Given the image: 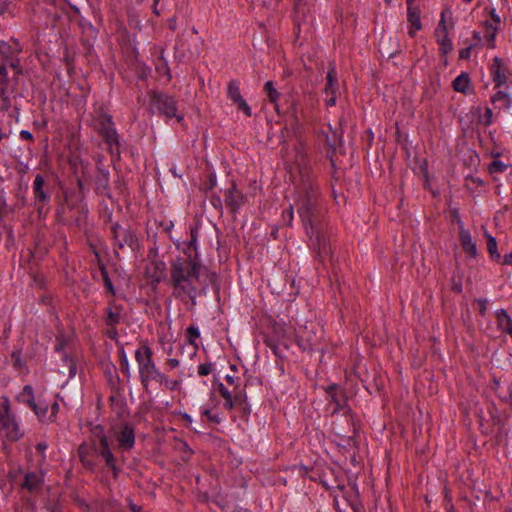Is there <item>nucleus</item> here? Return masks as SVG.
Segmentation results:
<instances>
[{
  "label": "nucleus",
  "mask_w": 512,
  "mask_h": 512,
  "mask_svg": "<svg viewBox=\"0 0 512 512\" xmlns=\"http://www.w3.org/2000/svg\"><path fill=\"white\" fill-rule=\"evenodd\" d=\"M211 202H212L213 206H215V207L221 206V199H220V197H213L211 199Z\"/></svg>",
  "instance_id": "774afa93"
},
{
  "label": "nucleus",
  "mask_w": 512,
  "mask_h": 512,
  "mask_svg": "<svg viewBox=\"0 0 512 512\" xmlns=\"http://www.w3.org/2000/svg\"><path fill=\"white\" fill-rule=\"evenodd\" d=\"M66 345V340L65 338L63 337V335H58L56 337V345H55V350L57 352H60L63 350L64 346Z\"/></svg>",
  "instance_id": "37998d69"
},
{
  "label": "nucleus",
  "mask_w": 512,
  "mask_h": 512,
  "mask_svg": "<svg viewBox=\"0 0 512 512\" xmlns=\"http://www.w3.org/2000/svg\"><path fill=\"white\" fill-rule=\"evenodd\" d=\"M167 363L171 368H175L179 365V360H177L175 358H170V359H168Z\"/></svg>",
  "instance_id": "e2e57ef3"
},
{
  "label": "nucleus",
  "mask_w": 512,
  "mask_h": 512,
  "mask_svg": "<svg viewBox=\"0 0 512 512\" xmlns=\"http://www.w3.org/2000/svg\"><path fill=\"white\" fill-rule=\"evenodd\" d=\"M299 173L301 184L295 201L297 213L318 255L328 254L330 248L327 224L324 219L325 207L320 199L318 187L314 185L307 166L300 167Z\"/></svg>",
  "instance_id": "f257e3e1"
},
{
  "label": "nucleus",
  "mask_w": 512,
  "mask_h": 512,
  "mask_svg": "<svg viewBox=\"0 0 512 512\" xmlns=\"http://www.w3.org/2000/svg\"><path fill=\"white\" fill-rule=\"evenodd\" d=\"M227 96L228 98L234 103L236 104L237 102L241 101L243 99L241 93H240V88H239V84L237 81L235 80H231L229 83H228V87H227Z\"/></svg>",
  "instance_id": "a878e982"
},
{
  "label": "nucleus",
  "mask_w": 512,
  "mask_h": 512,
  "mask_svg": "<svg viewBox=\"0 0 512 512\" xmlns=\"http://www.w3.org/2000/svg\"><path fill=\"white\" fill-rule=\"evenodd\" d=\"M264 90H265V92L268 95L269 101L271 103L275 104L276 110L279 112V108H278V105L276 104V102H277V99L279 98L280 94L274 88L273 82L272 81L266 82L265 85H264Z\"/></svg>",
  "instance_id": "c85d7f7f"
},
{
  "label": "nucleus",
  "mask_w": 512,
  "mask_h": 512,
  "mask_svg": "<svg viewBox=\"0 0 512 512\" xmlns=\"http://www.w3.org/2000/svg\"><path fill=\"white\" fill-rule=\"evenodd\" d=\"M408 22L410 23L409 35L413 37L416 31L421 30L420 10L412 6V0L408 1Z\"/></svg>",
  "instance_id": "dca6fc26"
},
{
  "label": "nucleus",
  "mask_w": 512,
  "mask_h": 512,
  "mask_svg": "<svg viewBox=\"0 0 512 512\" xmlns=\"http://www.w3.org/2000/svg\"><path fill=\"white\" fill-rule=\"evenodd\" d=\"M44 183V178L40 174L36 175L33 183V191L36 200L42 203L47 202L49 199V196L43 190Z\"/></svg>",
  "instance_id": "412c9836"
},
{
  "label": "nucleus",
  "mask_w": 512,
  "mask_h": 512,
  "mask_svg": "<svg viewBox=\"0 0 512 512\" xmlns=\"http://www.w3.org/2000/svg\"><path fill=\"white\" fill-rule=\"evenodd\" d=\"M326 81L324 88V93L326 94L325 101L327 105L334 106L336 104V92L338 89L337 71L334 63H329Z\"/></svg>",
  "instance_id": "0eeeda50"
},
{
  "label": "nucleus",
  "mask_w": 512,
  "mask_h": 512,
  "mask_svg": "<svg viewBox=\"0 0 512 512\" xmlns=\"http://www.w3.org/2000/svg\"><path fill=\"white\" fill-rule=\"evenodd\" d=\"M9 65L15 70L16 74H22V68L19 64V60H12Z\"/></svg>",
  "instance_id": "603ef678"
},
{
  "label": "nucleus",
  "mask_w": 512,
  "mask_h": 512,
  "mask_svg": "<svg viewBox=\"0 0 512 512\" xmlns=\"http://www.w3.org/2000/svg\"><path fill=\"white\" fill-rule=\"evenodd\" d=\"M459 225V241L464 250V252L470 257L477 256V247L476 243L473 241L472 236L468 230H466L463 226V222L461 220L458 221Z\"/></svg>",
  "instance_id": "9b49d317"
},
{
  "label": "nucleus",
  "mask_w": 512,
  "mask_h": 512,
  "mask_svg": "<svg viewBox=\"0 0 512 512\" xmlns=\"http://www.w3.org/2000/svg\"><path fill=\"white\" fill-rule=\"evenodd\" d=\"M122 307L111 300L105 310V324L110 327H116L121 320Z\"/></svg>",
  "instance_id": "ddd939ff"
},
{
  "label": "nucleus",
  "mask_w": 512,
  "mask_h": 512,
  "mask_svg": "<svg viewBox=\"0 0 512 512\" xmlns=\"http://www.w3.org/2000/svg\"><path fill=\"white\" fill-rule=\"evenodd\" d=\"M12 358L14 359V364H15V366H17V367H19V368H20V367H21V365H22V363H21V360H20V356H19V354L14 352V353L12 354Z\"/></svg>",
  "instance_id": "4d7b16f0"
},
{
  "label": "nucleus",
  "mask_w": 512,
  "mask_h": 512,
  "mask_svg": "<svg viewBox=\"0 0 512 512\" xmlns=\"http://www.w3.org/2000/svg\"><path fill=\"white\" fill-rule=\"evenodd\" d=\"M27 404L35 412L40 421L47 422L46 414L48 412L47 404L36 403L34 399H28Z\"/></svg>",
  "instance_id": "393cba45"
},
{
  "label": "nucleus",
  "mask_w": 512,
  "mask_h": 512,
  "mask_svg": "<svg viewBox=\"0 0 512 512\" xmlns=\"http://www.w3.org/2000/svg\"><path fill=\"white\" fill-rule=\"evenodd\" d=\"M235 105L237 106L238 110L242 111L247 117L252 115L251 107L247 104L244 98L237 102Z\"/></svg>",
  "instance_id": "c9c22d12"
},
{
  "label": "nucleus",
  "mask_w": 512,
  "mask_h": 512,
  "mask_svg": "<svg viewBox=\"0 0 512 512\" xmlns=\"http://www.w3.org/2000/svg\"><path fill=\"white\" fill-rule=\"evenodd\" d=\"M438 44L443 55H447L453 50V45L448 35H443V39H440Z\"/></svg>",
  "instance_id": "7c9ffc66"
},
{
  "label": "nucleus",
  "mask_w": 512,
  "mask_h": 512,
  "mask_svg": "<svg viewBox=\"0 0 512 512\" xmlns=\"http://www.w3.org/2000/svg\"><path fill=\"white\" fill-rule=\"evenodd\" d=\"M21 435L18 424L10 414L8 400L4 399L3 402H0V437L16 441Z\"/></svg>",
  "instance_id": "39448f33"
},
{
  "label": "nucleus",
  "mask_w": 512,
  "mask_h": 512,
  "mask_svg": "<svg viewBox=\"0 0 512 512\" xmlns=\"http://www.w3.org/2000/svg\"><path fill=\"white\" fill-rule=\"evenodd\" d=\"M98 133L102 136L106 144L109 145L110 151L113 154L114 148L116 149V153L119 154V136L118 133L114 127V123L111 120H109V123L103 124V126H100L96 129Z\"/></svg>",
  "instance_id": "6e6552de"
},
{
  "label": "nucleus",
  "mask_w": 512,
  "mask_h": 512,
  "mask_svg": "<svg viewBox=\"0 0 512 512\" xmlns=\"http://www.w3.org/2000/svg\"><path fill=\"white\" fill-rule=\"evenodd\" d=\"M8 80V71L6 65L0 62V96L5 102H7V104H9V99L6 95Z\"/></svg>",
  "instance_id": "b1692460"
},
{
  "label": "nucleus",
  "mask_w": 512,
  "mask_h": 512,
  "mask_svg": "<svg viewBox=\"0 0 512 512\" xmlns=\"http://www.w3.org/2000/svg\"><path fill=\"white\" fill-rule=\"evenodd\" d=\"M469 80L468 74L462 73L454 79L452 86L455 91L465 93L469 85Z\"/></svg>",
  "instance_id": "bb28decb"
},
{
  "label": "nucleus",
  "mask_w": 512,
  "mask_h": 512,
  "mask_svg": "<svg viewBox=\"0 0 512 512\" xmlns=\"http://www.w3.org/2000/svg\"><path fill=\"white\" fill-rule=\"evenodd\" d=\"M112 119V116L108 114L102 107H99L92 114V126L97 129L103 124L109 123V120Z\"/></svg>",
  "instance_id": "4be33fe9"
},
{
  "label": "nucleus",
  "mask_w": 512,
  "mask_h": 512,
  "mask_svg": "<svg viewBox=\"0 0 512 512\" xmlns=\"http://www.w3.org/2000/svg\"><path fill=\"white\" fill-rule=\"evenodd\" d=\"M22 396L25 397V402L27 403V400L28 399H34V395H33V389L31 386L29 385H26L24 388H23V392H22Z\"/></svg>",
  "instance_id": "c03bdc74"
},
{
  "label": "nucleus",
  "mask_w": 512,
  "mask_h": 512,
  "mask_svg": "<svg viewBox=\"0 0 512 512\" xmlns=\"http://www.w3.org/2000/svg\"><path fill=\"white\" fill-rule=\"evenodd\" d=\"M150 103L160 115L175 118L179 123L183 121L184 115L178 111V103L173 96L154 91L150 94Z\"/></svg>",
  "instance_id": "20e7f679"
},
{
  "label": "nucleus",
  "mask_w": 512,
  "mask_h": 512,
  "mask_svg": "<svg viewBox=\"0 0 512 512\" xmlns=\"http://www.w3.org/2000/svg\"><path fill=\"white\" fill-rule=\"evenodd\" d=\"M102 438L104 440H108V437L105 434L103 426L97 425L92 429L90 441L99 442L102 440Z\"/></svg>",
  "instance_id": "c756f323"
},
{
  "label": "nucleus",
  "mask_w": 512,
  "mask_h": 512,
  "mask_svg": "<svg viewBox=\"0 0 512 512\" xmlns=\"http://www.w3.org/2000/svg\"><path fill=\"white\" fill-rule=\"evenodd\" d=\"M218 390L224 399H228L232 396L231 392L222 383L219 384Z\"/></svg>",
  "instance_id": "de8ad7c7"
},
{
  "label": "nucleus",
  "mask_w": 512,
  "mask_h": 512,
  "mask_svg": "<svg viewBox=\"0 0 512 512\" xmlns=\"http://www.w3.org/2000/svg\"><path fill=\"white\" fill-rule=\"evenodd\" d=\"M97 190L101 194H105L110 196L109 187H108V173L101 171L99 176L97 177Z\"/></svg>",
  "instance_id": "cd10ccee"
},
{
  "label": "nucleus",
  "mask_w": 512,
  "mask_h": 512,
  "mask_svg": "<svg viewBox=\"0 0 512 512\" xmlns=\"http://www.w3.org/2000/svg\"><path fill=\"white\" fill-rule=\"evenodd\" d=\"M20 137H21V139H23V140H28V141L33 140V136H32V134H31L29 131H27V130H22V131L20 132Z\"/></svg>",
  "instance_id": "864d4df0"
},
{
  "label": "nucleus",
  "mask_w": 512,
  "mask_h": 512,
  "mask_svg": "<svg viewBox=\"0 0 512 512\" xmlns=\"http://www.w3.org/2000/svg\"><path fill=\"white\" fill-rule=\"evenodd\" d=\"M492 110L490 108H486L485 110V117H486V124L489 125L491 123L492 118Z\"/></svg>",
  "instance_id": "13d9d810"
},
{
  "label": "nucleus",
  "mask_w": 512,
  "mask_h": 512,
  "mask_svg": "<svg viewBox=\"0 0 512 512\" xmlns=\"http://www.w3.org/2000/svg\"><path fill=\"white\" fill-rule=\"evenodd\" d=\"M452 12L449 8H444L441 12V19L445 20L446 19V16L449 15L451 16Z\"/></svg>",
  "instance_id": "69168bd1"
},
{
  "label": "nucleus",
  "mask_w": 512,
  "mask_h": 512,
  "mask_svg": "<svg viewBox=\"0 0 512 512\" xmlns=\"http://www.w3.org/2000/svg\"><path fill=\"white\" fill-rule=\"evenodd\" d=\"M197 241V229H191L189 248L193 247L196 250L195 243Z\"/></svg>",
  "instance_id": "09e8293b"
},
{
  "label": "nucleus",
  "mask_w": 512,
  "mask_h": 512,
  "mask_svg": "<svg viewBox=\"0 0 512 512\" xmlns=\"http://www.w3.org/2000/svg\"><path fill=\"white\" fill-rule=\"evenodd\" d=\"M59 411V405L57 402H54L51 406V413L50 415L47 417V422L49 423H52L55 421L56 419V416H57V413Z\"/></svg>",
  "instance_id": "79ce46f5"
},
{
  "label": "nucleus",
  "mask_w": 512,
  "mask_h": 512,
  "mask_svg": "<svg viewBox=\"0 0 512 512\" xmlns=\"http://www.w3.org/2000/svg\"><path fill=\"white\" fill-rule=\"evenodd\" d=\"M163 385L170 390H174L178 386V381L177 380L172 381V380L168 379V385L167 384H163Z\"/></svg>",
  "instance_id": "5fc2aeb1"
},
{
  "label": "nucleus",
  "mask_w": 512,
  "mask_h": 512,
  "mask_svg": "<svg viewBox=\"0 0 512 512\" xmlns=\"http://www.w3.org/2000/svg\"><path fill=\"white\" fill-rule=\"evenodd\" d=\"M101 272H102V276H103V281H104V285L105 287L107 288V290L112 294L114 295L115 294V290H114V287H113V284L109 278V275H108V272L106 271L105 268H102L101 269Z\"/></svg>",
  "instance_id": "f704fd0d"
},
{
  "label": "nucleus",
  "mask_w": 512,
  "mask_h": 512,
  "mask_svg": "<svg viewBox=\"0 0 512 512\" xmlns=\"http://www.w3.org/2000/svg\"><path fill=\"white\" fill-rule=\"evenodd\" d=\"M493 103L502 101L504 106H507L509 104V98L508 95L502 91H498L493 97H492Z\"/></svg>",
  "instance_id": "4c0bfd02"
},
{
  "label": "nucleus",
  "mask_w": 512,
  "mask_h": 512,
  "mask_svg": "<svg viewBox=\"0 0 512 512\" xmlns=\"http://www.w3.org/2000/svg\"><path fill=\"white\" fill-rule=\"evenodd\" d=\"M111 232L114 245L119 249H124L125 247L133 249L136 245L137 237L129 226L115 223L111 227Z\"/></svg>",
  "instance_id": "423d86ee"
},
{
  "label": "nucleus",
  "mask_w": 512,
  "mask_h": 512,
  "mask_svg": "<svg viewBox=\"0 0 512 512\" xmlns=\"http://www.w3.org/2000/svg\"><path fill=\"white\" fill-rule=\"evenodd\" d=\"M497 27L493 26L492 24H488L486 26V37L488 38V41L490 43V47H494V39L496 36Z\"/></svg>",
  "instance_id": "473e14b6"
},
{
  "label": "nucleus",
  "mask_w": 512,
  "mask_h": 512,
  "mask_svg": "<svg viewBox=\"0 0 512 512\" xmlns=\"http://www.w3.org/2000/svg\"><path fill=\"white\" fill-rule=\"evenodd\" d=\"M199 270V264L190 257L178 258L171 263L170 276L176 297L188 296L194 303Z\"/></svg>",
  "instance_id": "f03ea898"
},
{
  "label": "nucleus",
  "mask_w": 512,
  "mask_h": 512,
  "mask_svg": "<svg viewBox=\"0 0 512 512\" xmlns=\"http://www.w3.org/2000/svg\"><path fill=\"white\" fill-rule=\"evenodd\" d=\"M22 51V48L17 40L12 39L10 42L0 40V55L9 60L16 53Z\"/></svg>",
  "instance_id": "f3484780"
},
{
  "label": "nucleus",
  "mask_w": 512,
  "mask_h": 512,
  "mask_svg": "<svg viewBox=\"0 0 512 512\" xmlns=\"http://www.w3.org/2000/svg\"><path fill=\"white\" fill-rule=\"evenodd\" d=\"M203 415L206 416L208 418V420L211 422H214V423L220 422V418L218 417V415L212 414L209 409L204 410Z\"/></svg>",
  "instance_id": "49530a36"
},
{
  "label": "nucleus",
  "mask_w": 512,
  "mask_h": 512,
  "mask_svg": "<svg viewBox=\"0 0 512 512\" xmlns=\"http://www.w3.org/2000/svg\"><path fill=\"white\" fill-rule=\"evenodd\" d=\"M503 264L504 265H511L512 266V253L504 255V257H503Z\"/></svg>",
  "instance_id": "6e6d98bb"
},
{
  "label": "nucleus",
  "mask_w": 512,
  "mask_h": 512,
  "mask_svg": "<svg viewBox=\"0 0 512 512\" xmlns=\"http://www.w3.org/2000/svg\"><path fill=\"white\" fill-rule=\"evenodd\" d=\"M497 327L502 332L509 334L512 338V319L505 309H500L496 312Z\"/></svg>",
  "instance_id": "a211bd4d"
},
{
  "label": "nucleus",
  "mask_w": 512,
  "mask_h": 512,
  "mask_svg": "<svg viewBox=\"0 0 512 512\" xmlns=\"http://www.w3.org/2000/svg\"><path fill=\"white\" fill-rule=\"evenodd\" d=\"M95 456L102 457L107 465V467L115 470L116 469V461L114 455L111 451L109 440H104L102 438L101 441L95 442Z\"/></svg>",
  "instance_id": "9d476101"
},
{
  "label": "nucleus",
  "mask_w": 512,
  "mask_h": 512,
  "mask_svg": "<svg viewBox=\"0 0 512 512\" xmlns=\"http://www.w3.org/2000/svg\"><path fill=\"white\" fill-rule=\"evenodd\" d=\"M115 437L121 450H131L135 444L134 427L129 423H124L120 431L115 433Z\"/></svg>",
  "instance_id": "1a4fd4ad"
},
{
  "label": "nucleus",
  "mask_w": 512,
  "mask_h": 512,
  "mask_svg": "<svg viewBox=\"0 0 512 512\" xmlns=\"http://www.w3.org/2000/svg\"><path fill=\"white\" fill-rule=\"evenodd\" d=\"M491 18L493 19V21L496 23V24H499L500 23V17L495 13V10L493 9L491 11Z\"/></svg>",
  "instance_id": "338daca9"
},
{
  "label": "nucleus",
  "mask_w": 512,
  "mask_h": 512,
  "mask_svg": "<svg viewBox=\"0 0 512 512\" xmlns=\"http://www.w3.org/2000/svg\"><path fill=\"white\" fill-rule=\"evenodd\" d=\"M188 341L191 344H194L195 339L200 336L198 329L194 326H190L187 328Z\"/></svg>",
  "instance_id": "58836bf2"
},
{
  "label": "nucleus",
  "mask_w": 512,
  "mask_h": 512,
  "mask_svg": "<svg viewBox=\"0 0 512 512\" xmlns=\"http://www.w3.org/2000/svg\"><path fill=\"white\" fill-rule=\"evenodd\" d=\"M491 74L493 76L494 82H496L497 86L502 85L506 81V75L503 69L502 60L498 57L493 59V63L490 67Z\"/></svg>",
  "instance_id": "6ab92c4d"
},
{
  "label": "nucleus",
  "mask_w": 512,
  "mask_h": 512,
  "mask_svg": "<svg viewBox=\"0 0 512 512\" xmlns=\"http://www.w3.org/2000/svg\"><path fill=\"white\" fill-rule=\"evenodd\" d=\"M8 5L9 3L5 0H0V13L3 14L7 8H8Z\"/></svg>",
  "instance_id": "680f3d73"
},
{
  "label": "nucleus",
  "mask_w": 512,
  "mask_h": 512,
  "mask_svg": "<svg viewBox=\"0 0 512 512\" xmlns=\"http://www.w3.org/2000/svg\"><path fill=\"white\" fill-rule=\"evenodd\" d=\"M36 449L39 452L44 453V451L47 449V444L44 443V442L38 443L37 446H36Z\"/></svg>",
  "instance_id": "0e129e2a"
},
{
  "label": "nucleus",
  "mask_w": 512,
  "mask_h": 512,
  "mask_svg": "<svg viewBox=\"0 0 512 512\" xmlns=\"http://www.w3.org/2000/svg\"><path fill=\"white\" fill-rule=\"evenodd\" d=\"M152 356L153 352L148 345H143L135 352L140 381L145 391H148L152 381L168 385V378L158 370Z\"/></svg>",
  "instance_id": "7ed1b4c3"
},
{
  "label": "nucleus",
  "mask_w": 512,
  "mask_h": 512,
  "mask_svg": "<svg viewBox=\"0 0 512 512\" xmlns=\"http://www.w3.org/2000/svg\"><path fill=\"white\" fill-rule=\"evenodd\" d=\"M472 46L463 48L459 52L460 59H468L470 57Z\"/></svg>",
  "instance_id": "3c124183"
},
{
  "label": "nucleus",
  "mask_w": 512,
  "mask_h": 512,
  "mask_svg": "<svg viewBox=\"0 0 512 512\" xmlns=\"http://www.w3.org/2000/svg\"><path fill=\"white\" fill-rule=\"evenodd\" d=\"M120 365H121L122 373H124L127 377H130L131 372H130L129 362H128L127 356L125 355L124 352H122V355H121Z\"/></svg>",
  "instance_id": "e433bc0d"
},
{
  "label": "nucleus",
  "mask_w": 512,
  "mask_h": 512,
  "mask_svg": "<svg viewBox=\"0 0 512 512\" xmlns=\"http://www.w3.org/2000/svg\"><path fill=\"white\" fill-rule=\"evenodd\" d=\"M474 302L478 306L479 313L482 316H485L486 311H487V303H488V301L486 299H476Z\"/></svg>",
  "instance_id": "a19ab883"
},
{
  "label": "nucleus",
  "mask_w": 512,
  "mask_h": 512,
  "mask_svg": "<svg viewBox=\"0 0 512 512\" xmlns=\"http://www.w3.org/2000/svg\"><path fill=\"white\" fill-rule=\"evenodd\" d=\"M506 168H507V166L504 163H502L501 161H498V160H494L490 164L489 171H490V173H501Z\"/></svg>",
  "instance_id": "72a5a7b5"
},
{
  "label": "nucleus",
  "mask_w": 512,
  "mask_h": 512,
  "mask_svg": "<svg viewBox=\"0 0 512 512\" xmlns=\"http://www.w3.org/2000/svg\"><path fill=\"white\" fill-rule=\"evenodd\" d=\"M129 508H130L133 512H141V510H142V507H141V506H138V505L134 504L132 501H129Z\"/></svg>",
  "instance_id": "052dcab7"
},
{
  "label": "nucleus",
  "mask_w": 512,
  "mask_h": 512,
  "mask_svg": "<svg viewBox=\"0 0 512 512\" xmlns=\"http://www.w3.org/2000/svg\"><path fill=\"white\" fill-rule=\"evenodd\" d=\"M436 31L443 32V35H448V28L446 25V20L440 19Z\"/></svg>",
  "instance_id": "8fccbe9b"
},
{
  "label": "nucleus",
  "mask_w": 512,
  "mask_h": 512,
  "mask_svg": "<svg viewBox=\"0 0 512 512\" xmlns=\"http://www.w3.org/2000/svg\"><path fill=\"white\" fill-rule=\"evenodd\" d=\"M107 335L109 336V338L111 339H115L117 337V330H116V327H113V328H110L109 327V330L107 332Z\"/></svg>",
  "instance_id": "bf43d9fd"
},
{
  "label": "nucleus",
  "mask_w": 512,
  "mask_h": 512,
  "mask_svg": "<svg viewBox=\"0 0 512 512\" xmlns=\"http://www.w3.org/2000/svg\"><path fill=\"white\" fill-rule=\"evenodd\" d=\"M212 371V364L211 363H205L200 364L198 367V374L201 376H207Z\"/></svg>",
  "instance_id": "ea45409f"
},
{
  "label": "nucleus",
  "mask_w": 512,
  "mask_h": 512,
  "mask_svg": "<svg viewBox=\"0 0 512 512\" xmlns=\"http://www.w3.org/2000/svg\"><path fill=\"white\" fill-rule=\"evenodd\" d=\"M78 456L85 467L93 469L96 465V462L93 459L96 457L95 442L90 441V443H82L78 448Z\"/></svg>",
  "instance_id": "f8f14e48"
},
{
  "label": "nucleus",
  "mask_w": 512,
  "mask_h": 512,
  "mask_svg": "<svg viewBox=\"0 0 512 512\" xmlns=\"http://www.w3.org/2000/svg\"><path fill=\"white\" fill-rule=\"evenodd\" d=\"M336 389H337V388H336V386H330V387H329V390H328V393H329V395H330V397H331V400H332L333 402H335V404H336L337 406H340V401H339L338 396H337V394H336V392H335V391H336Z\"/></svg>",
  "instance_id": "a18cd8bd"
},
{
  "label": "nucleus",
  "mask_w": 512,
  "mask_h": 512,
  "mask_svg": "<svg viewBox=\"0 0 512 512\" xmlns=\"http://www.w3.org/2000/svg\"><path fill=\"white\" fill-rule=\"evenodd\" d=\"M43 482L44 478L41 472H30L25 475L22 486L29 492L34 493L41 489Z\"/></svg>",
  "instance_id": "2eb2a0df"
},
{
  "label": "nucleus",
  "mask_w": 512,
  "mask_h": 512,
  "mask_svg": "<svg viewBox=\"0 0 512 512\" xmlns=\"http://www.w3.org/2000/svg\"><path fill=\"white\" fill-rule=\"evenodd\" d=\"M287 113L291 116L294 124L298 126L300 124V117L303 114L302 111H298V100L295 95L291 94L287 100Z\"/></svg>",
  "instance_id": "aec40b11"
},
{
  "label": "nucleus",
  "mask_w": 512,
  "mask_h": 512,
  "mask_svg": "<svg viewBox=\"0 0 512 512\" xmlns=\"http://www.w3.org/2000/svg\"><path fill=\"white\" fill-rule=\"evenodd\" d=\"M225 203L232 212H235L244 203V196L239 190L236 189L234 183L232 184V187L225 193Z\"/></svg>",
  "instance_id": "4468645a"
},
{
  "label": "nucleus",
  "mask_w": 512,
  "mask_h": 512,
  "mask_svg": "<svg viewBox=\"0 0 512 512\" xmlns=\"http://www.w3.org/2000/svg\"><path fill=\"white\" fill-rule=\"evenodd\" d=\"M242 401L243 399L241 396L235 395L234 398L231 396L228 399H225L224 407L228 410H232L236 405H240Z\"/></svg>",
  "instance_id": "2f4dec72"
},
{
  "label": "nucleus",
  "mask_w": 512,
  "mask_h": 512,
  "mask_svg": "<svg viewBox=\"0 0 512 512\" xmlns=\"http://www.w3.org/2000/svg\"><path fill=\"white\" fill-rule=\"evenodd\" d=\"M484 237L487 241V250L489 253V256L492 260L499 261L501 256L497 249V242L496 239L490 235L486 229H484Z\"/></svg>",
  "instance_id": "5701e85b"
}]
</instances>
